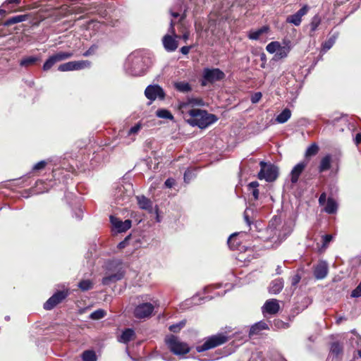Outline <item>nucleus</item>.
<instances>
[{"mask_svg":"<svg viewBox=\"0 0 361 361\" xmlns=\"http://www.w3.org/2000/svg\"><path fill=\"white\" fill-rule=\"evenodd\" d=\"M152 64L150 54L143 50H136L130 54L124 63L126 73L133 76H140L145 73Z\"/></svg>","mask_w":361,"mask_h":361,"instance_id":"f257e3e1","label":"nucleus"},{"mask_svg":"<svg viewBox=\"0 0 361 361\" xmlns=\"http://www.w3.org/2000/svg\"><path fill=\"white\" fill-rule=\"evenodd\" d=\"M126 264L118 259H114L106 263V269L111 274L103 277L102 283L104 286H108L118 281L121 280L126 273Z\"/></svg>","mask_w":361,"mask_h":361,"instance_id":"f03ea898","label":"nucleus"},{"mask_svg":"<svg viewBox=\"0 0 361 361\" xmlns=\"http://www.w3.org/2000/svg\"><path fill=\"white\" fill-rule=\"evenodd\" d=\"M188 114L191 117L188 119V123L192 126H198L202 129L217 121V117L214 114H208L206 111L199 109L188 110Z\"/></svg>","mask_w":361,"mask_h":361,"instance_id":"7ed1b4c3","label":"nucleus"},{"mask_svg":"<svg viewBox=\"0 0 361 361\" xmlns=\"http://www.w3.org/2000/svg\"><path fill=\"white\" fill-rule=\"evenodd\" d=\"M165 342L168 348L174 355H184L188 353L190 350L189 345L180 341L178 338L174 335H169L165 338Z\"/></svg>","mask_w":361,"mask_h":361,"instance_id":"20e7f679","label":"nucleus"},{"mask_svg":"<svg viewBox=\"0 0 361 361\" xmlns=\"http://www.w3.org/2000/svg\"><path fill=\"white\" fill-rule=\"evenodd\" d=\"M229 338L223 333H219L206 338L202 345H197L196 350L202 353L221 345L228 341Z\"/></svg>","mask_w":361,"mask_h":361,"instance_id":"39448f33","label":"nucleus"},{"mask_svg":"<svg viewBox=\"0 0 361 361\" xmlns=\"http://www.w3.org/2000/svg\"><path fill=\"white\" fill-rule=\"evenodd\" d=\"M226 77L225 73L217 68H205L202 71L200 84L202 86H206L207 84H212L220 81Z\"/></svg>","mask_w":361,"mask_h":361,"instance_id":"423d86ee","label":"nucleus"},{"mask_svg":"<svg viewBox=\"0 0 361 361\" xmlns=\"http://www.w3.org/2000/svg\"><path fill=\"white\" fill-rule=\"evenodd\" d=\"M261 169L258 173V178L265 179L268 182H272L276 179L279 175L278 168L273 164H267L264 161H260Z\"/></svg>","mask_w":361,"mask_h":361,"instance_id":"0eeeda50","label":"nucleus"},{"mask_svg":"<svg viewBox=\"0 0 361 361\" xmlns=\"http://www.w3.org/2000/svg\"><path fill=\"white\" fill-rule=\"evenodd\" d=\"M174 25L175 23L173 22V20H171L170 23L169 32L173 35H174L175 37H173L170 35H166L162 39V42L164 49L169 52L174 51L178 48V41L176 40V38L180 37V36H178L175 34Z\"/></svg>","mask_w":361,"mask_h":361,"instance_id":"6e6552de","label":"nucleus"},{"mask_svg":"<svg viewBox=\"0 0 361 361\" xmlns=\"http://www.w3.org/2000/svg\"><path fill=\"white\" fill-rule=\"evenodd\" d=\"M91 62L88 60L73 61L61 64L58 70L61 72L78 71L90 68Z\"/></svg>","mask_w":361,"mask_h":361,"instance_id":"1a4fd4ad","label":"nucleus"},{"mask_svg":"<svg viewBox=\"0 0 361 361\" xmlns=\"http://www.w3.org/2000/svg\"><path fill=\"white\" fill-rule=\"evenodd\" d=\"M73 56L71 51H60L51 56L44 63L43 70L47 71L57 62L68 59Z\"/></svg>","mask_w":361,"mask_h":361,"instance_id":"9d476101","label":"nucleus"},{"mask_svg":"<svg viewBox=\"0 0 361 361\" xmlns=\"http://www.w3.org/2000/svg\"><path fill=\"white\" fill-rule=\"evenodd\" d=\"M145 94L151 101H154L157 99L163 100L166 95L163 88L159 85H148L145 90Z\"/></svg>","mask_w":361,"mask_h":361,"instance_id":"9b49d317","label":"nucleus"},{"mask_svg":"<svg viewBox=\"0 0 361 361\" xmlns=\"http://www.w3.org/2000/svg\"><path fill=\"white\" fill-rule=\"evenodd\" d=\"M68 291H57L44 304V308L47 310H52L58 304L61 302L68 296Z\"/></svg>","mask_w":361,"mask_h":361,"instance_id":"f8f14e48","label":"nucleus"},{"mask_svg":"<svg viewBox=\"0 0 361 361\" xmlns=\"http://www.w3.org/2000/svg\"><path fill=\"white\" fill-rule=\"evenodd\" d=\"M154 305L149 302H144L137 305L134 310V315L138 319L150 317L154 311Z\"/></svg>","mask_w":361,"mask_h":361,"instance_id":"ddd939ff","label":"nucleus"},{"mask_svg":"<svg viewBox=\"0 0 361 361\" xmlns=\"http://www.w3.org/2000/svg\"><path fill=\"white\" fill-rule=\"evenodd\" d=\"M204 103L201 98H188L186 101L181 102L178 104L179 109L183 114H188V110L194 109L195 106H202Z\"/></svg>","mask_w":361,"mask_h":361,"instance_id":"4468645a","label":"nucleus"},{"mask_svg":"<svg viewBox=\"0 0 361 361\" xmlns=\"http://www.w3.org/2000/svg\"><path fill=\"white\" fill-rule=\"evenodd\" d=\"M127 187L128 188L121 186L117 189L116 200L118 204H123L129 200L130 197L133 195L132 185L129 184Z\"/></svg>","mask_w":361,"mask_h":361,"instance_id":"2eb2a0df","label":"nucleus"},{"mask_svg":"<svg viewBox=\"0 0 361 361\" xmlns=\"http://www.w3.org/2000/svg\"><path fill=\"white\" fill-rule=\"evenodd\" d=\"M309 9L310 8L308 6H303L295 13L288 16L286 18V22L293 24L295 26L300 25L302 22V16H305L307 13Z\"/></svg>","mask_w":361,"mask_h":361,"instance_id":"dca6fc26","label":"nucleus"},{"mask_svg":"<svg viewBox=\"0 0 361 361\" xmlns=\"http://www.w3.org/2000/svg\"><path fill=\"white\" fill-rule=\"evenodd\" d=\"M280 309L279 301L276 299L267 300L262 307V311L264 315L267 314H275Z\"/></svg>","mask_w":361,"mask_h":361,"instance_id":"f3484780","label":"nucleus"},{"mask_svg":"<svg viewBox=\"0 0 361 361\" xmlns=\"http://www.w3.org/2000/svg\"><path fill=\"white\" fill-rule=\"evenodd\" d=\"M292 42L289 39H284L278 49L276 54H275L276 59H281L286 58L292 49Z\"/></svg>","mask_w":361,"mask_h":361,"instance_id":"a211bd4d","label":"nucleus"},{"mask_svg":"<svg viewBox=\"0 0 361 361\" xmlns=\"http://www.w3.org/2000/svg\"><path fill=\"white\" fill-rule=\"evenodd\" d=\"M111 223L118 232H125L131 227V221L126 219L124 221H121L118 218L111 216Z\"/></svg>","mask_w":361,"mask_h":361,"instance_id":"6ab92c4d","label":"nucleus"},{"mask_svg":"<svg viewBox=\"0 0 361 361\" xmlns=\"http://www.w3.org/2000/svg\"><path fill=\"white\" fill-rule=\"evenodd\" d=\"M307 162L301 161L296 164L290 172V181L295 184L298 181L299 177L307 166Z\"/></svg>","mask_w":361,"mask_h":361,"instance_id":"aec40b11","label":"nucleus"},{"mask_svg":"<svg viewBox=\"0 0 361 361\" xmlns=\"http://www.w3.org/2000/svg\"><path fill=\"white\" fill-rule=\"evenodd\" d=\"M328 264L326 262H320L314 269V276L317 279H324L328 274Z\"/></svg>","mask_w":361,"mask_h":361,"instance_id":"412c9836","label":"nucleus"},{"mask_svg":"<svg viewBox=\"0 0 361 361\" xmlns=\"http://www.w3.org/2000/svg\"><path fill=\"white\" fill-rule=\"evenodd\" d=\"M187 8L182 4H177L170 9V13L173 18L180 17L179 21H182L186 17Z\"/></svg>","mask_w":361,"mask_h":361,"instance_id":"4be33fe9","label":"nucleus"},{"mask_svg":"<svg viewBox=\"0 0 361 361\" xmlns=\"http://www.w3.org/2000/svg\"><path fill=\"white\" fill-rule=\"evenodd\" d=\"M332 161V157L331 154H327L323 157L319 162L318 171L319 173H323L331 169Z\"/></svg>","mask_w":361,"mask_h":361,"instance_id":"5701e85b","label":"nucleus"},{"mask_svg":"<svg viewBox=\"0 0 361 361\" xmlns=\"http://www.w3.org/2000/svg\"><path fill=\"white\" fill-rule=\"evenodd\" d=\"M283 280L281 278L276 279L271 281L269 287V292L271 294L279 293L283 288Z\"/></svg>","mask_w":361,"mask_h":361,"instance_id":"b1692460","label":"nucleus"},{"mask_svg":"<svg viewBox=\"0 0 361 361\" xmlns=\"http://www.w3.org/2000/svg\"><path fill=\"white\" fill-rule=\"evenodd\" d=\"M135 338V333L132 329H126L118 339L119 342L128 343L129 341Z\"/></svg>","mask_w":361,"mask_h":361,"instance_id":"393cba45","label":"nucleus"},{"mask_svg":"<svg viewBox=\"0 0 361 361\" xmlns=\"http://www.w3.org/2000/svg\"><path fill=\"white\" fill-rule=\"evenodd\" d=\"M136 198L140 209L148 211H151L152 209V202L149 199L143 195L137 196Z\"/></svg>","mask_w":361,"mask_h":361,"instance_id":"a878e982","label":"nucleus"},{"mask_svg":"<svg viewBox=\"0 0 361 361\" xmlns=\"http://www.w3.org/2000/svg\"><path fill=\"white\" fill-rule=\"evenodd\" d=\"M338 210V203L332 198L329 197L326 201V204L324 207V212L327 214H336Z\"/></svg>","mask_w":361,"mask_h":361,"instance_id":"bb28decb","label":"nucleus"},{"mask_svg":"<svg viewBox=\"0 0 361 361\" xmlns=\"http://www.w3.org/2000/svg\"><path fill=\"white\" fill-rule=\"evenodd\" d=\"M268 325L264 322H259L252 325L250 329L249 336L258 334L262 330L268 329Z\"/></svg>","mask_w":361,"mask_h":361,"instance_id":"cd10ccee","label":"nucleus"},{"mask_svg":"<svg viewBox=\"0 0 361 361\" xmlns=\"http://www.w3.org/2000/svg\"><path fill=\"white\" fill-rule=\"evenodd\" d=\"M269 31L268 26H262L256 30H250L248 34V37L250 39L257 40L259 37L264 34L267 33Z\"/></svg>","mask_w":361,"mask_h":361,"instance_id":"c85d7f7f","label":"nucleus"},{"mask_svg":"<svg viewBox=\"0 0 361 361\" xmlns=\"http://www.w3.org/2000/svg\"><path fill=\"white\" fill-rule=\"evenodd\" d=\"M291 116V111L289 109H284L276 118V122L278 123H284L288 121Z\"/></svg>","mask_w":361,"mask_h":361,"instance_id":"c756f323","label":"nucleus"},{"mask_svg":"<svg viewBox=\"0 0 361 361\" xmlns=\"http://www.w3.org/2000/svg\"><path fill=\"white\" fill-rule=\"evenodd\" d=\"M27 18H28V15L16 16H13V17H11V18L7 19L4 22V25L9 26V25H13L16 23L23 22V21H25L26 20H27Z\"/></svg>","mask_w":361,"mask_h":361,"instance_id":"7c9ffc66","label":"nucleus"},{"mask_svg":"<svg viewBox=\"0 0 361 361\" xmlns=\"http://www.w3.org/2000/svg\"><path fill=\"white\" fill-rule=\"evenodd\" d=\"M173 85L176 90L183 93L190 92L192 90L190 85L185 81L176 82Z\"/></svg>","mask_w":361,"mask_h":361,"instance_id":"2f4dec72","label":"nucleus"},{"mask_svg":"<svg viewBox=\"0 0 361 361\" xmlns=\"http://www.w3.org/2000/svg\"><path fill=\"white\" fill-rule=\"evenodd\" d=\"M39 61V58L34 56H27L23 58L20 61V66L22 67H30L31 66H33Z\"/></svg>","mask_w":361,"mask_h":361,"instance_id":"473e14b6","label":"nucleus"},{"mask_svg":"<svg viewBox=\"0 0 361 361\" xmlns=\"http://www.w3.org/2000/svg\"><path fill=\"white\" fill-rule=\"evenodd\" d=\"M319 151V145L317 143L313 142L307 148L305 151V157L307 158L315 156L316 154H317Z\"/></svg>","mask_w":361,"mask_h":361,"instance_id":"72a5a7b5","label":"nucleus"},{"mask_svg":"<svg viewBox=\"0 0 361 361\" xmlns=\"http://www.w3.org/2000/svg\"><path fill=\"white\" fill-rule=\"evenodd\" d=\"M321 21L322 19L319 15H315L314 16H313L310 23L311 35H312V34L317 30L318 27L321 24Z\"/></svg>","mask_w":361,"mask_h":361,"instance_id":"f704fd0d","label":"nucleus"},{"mask_svg":"<svg viewBox=\"0 0 361 361\" xmlns=\"http://www.w3.org/2000/svg\"><path fill=\"white\" fill-rule=\"evenodd\" d=\"M330 353L336 357L339 356L343 353V346L338 342L331 343Z\"/></svg>","mask_w":361,"mask_h":361,"instance_id":"c9c22d12","label":"nucleus"},{"mask_svg":"<svg viewBox=\"0 0 361 361\" xmlns=\"http://www.w3.org/2000/svg\"><path fill=\"white\" fill-rule=\"evenodd\" d=\"M156 115L157 117L161 118H166L169 120L173 119V116L172 115V114L169 110L165 109H158L156 111Z\"/></svg>","mask_w":361,"mask_h":361,"instance_id":"e433bc0d","label":"nucleus"},{"mask_svg":"<svg viewBox=\"0 0 361 361\" xmlns=\"http://www.w3.org/2000/svg\"><path fill=\"white\" fill-rule=\"evenodd\" d=\"M259 183L257 181H252L248 184V189L254 197L255 200L259 198V190L257 189Z\"/></svg>","mask_w":361,"mask_h":361,"instance_id":"4c0bfd02","label":"nucleus"},{"mask_svg":"<svg viewBox=\"0 0 361 361\" xmlns=\"http://www.w3.org/2000/svg\"><path fill=\"white\" fill-rule=\"evenodd\" d=\"M338 37V32H334V34H332V35L329 38V39L324 43V49L326 50L330 49L335 43Z\"/></svg>","mask_w":361,"mask_h":361,"instance_id":"58836bf2","label":"nucleus"},{"mask_svg":"<svg viewBox=\"0 0 361 361\" xmlns=\"http://www.w3.org/2000/svg\"><path fill=\"white\" fill-rule=\"evenodd\" d=\"M106 315V312L103 309H98L90 315V318L93 320H98L104 318Z\"/></svg>","mask_w":361,"mask_h":361,"instance_id":"ea45409f","label":"nucleus"},{"mask_svg":"<svg viewBox=\"0 0 361 361\" xmlns=\"http://www.w3.org/2000/svg\"><path fill=\"white\" fill-rule=\"evenodd\" d=\"M83 361H97V356L93 350H85L82 353Z\"/></svg>","mask_w":361,"mask_h":361,"instance_id":"a19ab883","label":"nucleus"},{"mask_svg":"<svg viewBox=\"0 0 361 361\" xmlns=\"http://www.w3.org/2000/svg\"><path fill=\"white\" fill-rule=\"evenodd\" d=\"M280 45L281 43L278 41L271 42L267 45L266 49L269 53L276 54Z\"/></svg>","mask_w":361,"mask_h":361,"instance_id":"79ce46f5","label":"nucleus"},{"mask_svg":"<svg viewBox=\"0 0 361 361\" xmlns=\"http://www.w3.org/2000/svg\"><path fill=\"white\" fill-rule=\"evenodd\" d=\"M185 324L186 321L183 319L176 324L171 325L169 329L173 333H178L185 326Z\"/></svg>","mask_w":361,"mask_h":361,"instance_id":"37998d69","label":"nucleus"},{"mask_svg":"<svg viewBox=\"0 0 361 361\" xmlns=\"http://www.w3.org/2000/svg\"><path fill=\"white\" fill-rule=\"evenodd\" d=\"M78 286L82 290L86 291L92 288V283L90 280H83L79 283Z\"/></svg>","mask_w":361,"mask_h":361,"instance_id":"c03bdc74","label":"nucleus"},{"mask_svg":"<svg viewBox=\"0 0 361 361\" xmlns=\"http://www.w3.org/2000/svg\"><path fill=\"white\" fill-rule=\"evenodd\" d=\"M142 128V124L140 123H137L134 126L131 127L128 130V135H135L137 134L140 129Z\"/></svg>","mask_w":361,"mask_h":361,"instance_id":"a18cd8bd","label":"nucleus"},{"mask_svg":"<svg viewBox=\"0 0 361 361\" xmlns=\"http://www.w3.org/2000/svg\"><path fill=\"white\" fill-rule=\"evenodd\" d=\"M360 296H361V282L351 293V297H353V298H359Z\"/></svg>","mask_w":361,"mask_h":361,"instance_id":"49530a36","label":"nucleus"},{"mask_svg":"<svg viewBox=\"0 0 361 361\" xmlns=\"http://www.w3.org/2000/svg\"><path fill=\"white\" fill-rule=\"evenodd\" d=\"M47 165V162L45 161H40L36 164H35L32 167L33 171H39L43 169Z\"/></svg>","mask_w":361,"mask_h":361,"instance_id":"de8ad7c7","label":"nucleus"},{"mask_svg":"<svg viewBox=\"0 0 361 361\" xmlns=\"http://www.w3.org/2000/svg\"><path fill=\"white\" fill-rule=\"evenodd\" d=\"M301 279V276L299 274H296L291 276L290 281H291V285L293 286H296L298 283L300 282Z\"/></svg>","mask_w":361,"mask_h":361,"instance_id":"09e8293b","label":"nucleus"},{"mask_svg":"<svg viewBox=\"0 0 361 361\" xmlns=\"http://www.w3.org/2000/svg\"><path fill=\"white\" fill-rule=\"evenodd\" d=\"M262 93L259 92H255L251 97V102L253 104L257 103L262 98Z\"/></svg>","mask_w":361,"mask_h":361,"instance_id":"8fccbe9b","label":"nucleus"},{"mask_svg":"<svg viewBox=\"0 0 361 361\" xmlns=\"http://www.w3.org/2000/svg\"><path fill=\"white\" fill-rule=\"evenodd\" d=\"M236 235H237V233H233L232 235H230V237L228 239V242H227L228 245L233 250L236 248L235 245L232 243V241L233 240V239L235 238Z\"/></svg>","mask_w":361,"mask_h":361,"instance_id":"3c124183","label":"nucleus"},{"mask_svg":"<svg viewBox=\"0 0 361 361\" xmlns=\"http://www.w3.org/2000/svg\"><path fill=\"white\" fill-rule=\"evenodd\" d=\"M322 238L324 246H326L333 239V236L330 234L324 235Z\"/></svg>","mask_w":361,"mask_h":361,"instance_id":"603ef678","label":"nucleus"},{"mask_svg":"<svg viewBox=\"0 0 361 361\" xmlns=\"http://www.w3.org/2000/svg\"><path fill=\"white\" fill-rule=\"evenodd\" d=\"M326 201V195L325 192H322L319 198V204L324 205Z\"/></svg>","mask_w":361,"mask_h":361,"instance_id":"864d4df0","label":"nucleus"},{"mask_svg":"<svg viewBox=\"0 0 361 361\" xmlns=\"http://www.w3.org/2000/svg\"><path fill=\"white\" fill-rule=\"evenodd\" d=\"M175 184V180L173 178H168L164 183L166 187L171 188Z\"/></svg>","mask_w":361,"mask_h":361,"instance_id":"5fc2aeb1","label":"nucleus"},{"mask_svg":"<svg viewBox=\"0 0 361 361\" xmlns=\"http://www.w3.org/2000/svg\"><path fill=\"white\" fill-rule=\"evenodd\" d=\"M191 48H192V46H184L180 48V51L183 54L186 55L189 53Z\"/></svg>","mask_w":361,"mask_h":361,"instance_id":"6e6d98bb","label":"nucleus"},{"mask_svg":"<svg viewBox=\"0 0 361 361\" xmlns=\"http://www.w3.org/2000/svg\"><path fill=\"white\" fill-rule=\"evenodd\" d=\"M95 49H96V47L95 46H92L88 50H87L83 54V56H88L91 55L92 54H93L94 52Z\"/></svg>","mask_w":361,"mask_h":361,"instance_id":"4d7b16f0","label":"nucleus"},{"mask_svg":"<svg viewBox=\"0 0 361 361\" xmlns=\"http://www.w3.org/2000/svg\"><path fill=\"white\" fill-rule=\"evenodd\" d=\"M248 212H249V209H246L244 212V219L245 221H246V223L247 224L248 226L250 225L251 224V221L249 219V214H248Z\"/></svg>","mask_w":361,"mask_h":361,"instance_id":"13d9d810","label":"nucleus"},{"mask_svg":"<svg viewBox=\"0 0 361 361\" xmlns=\"http://www.w3.org/2000/svg\"><path fill=\"white\" fill-rule=\"evenodd\" d=\"M128 240V238H126L124 239V240H123L121 243H119L118 245V247L119 249L124 248L126 246V245H127Z\"/></svg>","mask_w":361,"mask_h":361,"instance_id":"bf43d9fd","label":"nucleus"},{"mask_svg":"<svg viewBox=\"0 0 361 361\" xmlns=\"http://www.w3.org/2000/svg\"><path fill=\"white\" fill-rule=\"evenodd\" d=\"M20 3V0H6L3 4V6H6V5L9 4H19Z\"/></svg>","mask_w":361,"mask_h":361,"instance_id":"052dcab7","label":"nucleus"},{"mask_svg":"<svg viewBox=\"0 0 361 361\" xmlns=\"http://www.w3.org/2000/svg\"><path fill=\"white\" fill-rule=\"evenodd\" d=\"M355 142L357 145L361 142V133H357L355 136Z\"/></svg>","mask_w":361,"mask_h":361,"instance_id":"680f3d73","label":"nucleus"},{"mask_svg":"<svg viewBox=\"0 0 361 361\" xmlns=\"http://www.w3.org/2000/svg\"><path fill=\"white\" fill-rule=\"evenodd\" d=\"M179 38H180V37ZM181 38H182L185 42H187V40H188V38H189V33H188V32H185V33L182 35Z\"/></svg>","mask_w":361,"mask_h":361,"instance_id":"e2e57ef3","label":"nucleus"},{"mask_svg":"<svg viewBox=\"0 0 361 361\" xmlns=\"http://www.w3.org/2000/svg\"><path fill=\"white\" fill-rule=\"evenodd\" d=\"M190 174V172L189 171H185L184 173V180L185 181H188V175Z\"/></svg>","mask_w":361,"mask_h":361,"instance_id":"0e129e2a","label":"nucleus"},{"mask_svg":"<svg viewBox=\"0 0 361 361\" xmlns=\"http://www.w3.org/2000/svg\"><path fill=\"white\" fill-rule=\"evenodd\" d=\"M212 286L206 287V288H204V292H205V293H207L211 292V289H212Z\"/></svg>","mask_w":361,"mask_h":361,"instance_id":"69168bd1","label":"nucleus"},{"mask_svg":"<svg viewBox=\"0 0 361 361\" xmlns=\"http://www.w3.org/2000/svg\"><path fill=\"white\" fill-rule=\"evenodd\" d=\"M281 267L279 266L276 269V274H281Z\"/></svg>","mask_w":361,"mask_h":361,"instance_id":"338daca9","label":"nucleus"},{"mask_svg":"<svg viewBox=\"0 0 361 361\" xmlns=\"http://www.w3.org/2000/svg\"><path fill=\"white\" fill-rule=\"evenodd\" d=\"M6 12V10L0 8V15L5 14Z\"/></svg>","mask_w":361,"mask_h":361,"instance_id":"774afa93","label":"nucleus"}]
</instances>
